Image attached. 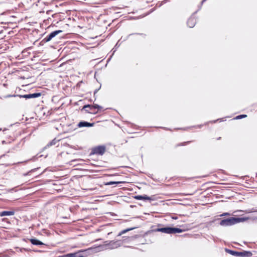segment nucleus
Returning a JSON list of instances; mask_svg holds the SVG:
<instances>
[{
    "label": "nucleus",
    "mask_w": 257,
    "mask_h": 257,
    "mask_svg": "<svg viewBox=\"0 0 257 257\" xmlns=\"http://www.w3.org/2000/svg\"><path fill=\"white\" fill-rule=\"evenodd\" d=\"M41 95V93H34L33 94H30V98H36L40 96Z\"/></svg>",
    "instance_id": "17"
},
{
    "label": "nucleus",
    "mask_w": 257,
    "mask_h": 257,
    "mask_svg": "<svg viewBox=\"0 0 257 257\" xmlns=\"http://www.w3.org/2000/svg\"><path fill=\"white\" fill-rule=\"evenodd\" d=\"M229 215H230V213H228V212H226V213H223L220 214L219 216L220 217H222L224 216H229Z\"/></svg>",
    "instance_id": "23"
},
{
    "label": "nucleus",
    "mask_w": 257,
    "mask_h": 257,
    "mask_svg": "<svg viewBox=\"0 0 257 257\" xmlns=\"http://www.w3.org/2000/svg\"><path fill=\"white\" fill-rule=\"evenodd\" d=\"M190 142H190V141H188V142H184V143L180 144L177 145V146H180L184 145H185V144H189Z\"/></svg>",
    "instance_id": "24"
},
{
    "label": "nucleus",
    "mask_w": 257,
    "mask_h": 257,
    "mask_svg": "<svg viewBox=\"0 0 257 257\" xmlns=\"http://www.w3.org/2000/svg\"><path fill=\"white\" fill-rule=\"evenodd\" d=\"M105 245L109 249H114L120 246L121 244L120 241H106L105 242Z\"/></svg>",
    "instance_id": "6"
},
{
    "label": "nucleus",
    "mask_w": 257,
    "mask_h": 257,
    "mask_svg": "<svg viewBox=\"0 0 257 257\" xmlns=\"http://www.w3.org/2000/svg\"><path fill=\"white\" fill-rule=\"evenodd\" d=\"M36 170V169H32V170H31L29 171V172H28L27 173H24V174H23V175H24V176H27V175H30V173H31V172H33L35 171Z\"/></svg>",
    "instance_id": "22"
},
{
    "label": "nucleus",
    "mask_w": 257,
    "mask_h": 257,
    "mask_svg": "<svg viewBox=\"0 0 257 257\" xmlns=\"http://www.w3.org/2000/svg\"><path fill=\"white\" fill-rule=\"evenodd\" d=\"M92 106V105L87 104L85 105L82 110L85 109V111L88 113H92V114H96L97 111H95L94 109H92L91 107Z\"/></svg>",
    "instance_id": "9"
},
{
    "label": "nucleus",
    "mask_w": 257,
    "mask_h": 257,
    "mask_svg": "<svg viewBox=\"0 0 257 257\" xmlns=\"http://www.w3.org/2000/svg\"><path fill=\"white\" fill-rule=\"evenodd\" d=\"M76 254V253H70L59 257H75Z\"/></svg>",
    "instance_id": "19"
},
{
    "label": "nucleus",
    "mask_w": 257,
    "mask_h": 257,
    "mask_svg": "<svg viewBox=\"0 0 257 257\" xmlns=\"http://www.w3.org/2000/svg\"><path fill=\"white\" fill-rule=\"evenodd\" d=\"M15 96H18L20 98H24L25 99H30V94H25V95H14Z\"/></svg>",
    "instance_id": "16"
},
{
    "label": "nucleus",
    "mask_w": 257,
    "mask_h": 257,
    "mask_svg": "<svg viewBox=\"0 0 257 257\" xmlns=\"http://www.w3.org/2000/svg\"><path fill=\"white\" fill-rule=\"evenodd\" d=\"M207 0H202L201 2V5H202L205 2H206Z\"/></svg>",
    "instance_id": "29"
},
{
    "label": "nucleus",
    "mask_w": 257,
    "mask_h": 257,
    "mask_svg": "<svg viewBox=\"0 0 257 257\" xmlns=\"http://www.w3.org/2000/svg\"><path fill=\"white\" fill-rule=\"evenodd\" d=\"M94 123H90L87 121H80L78 124V126L79 127H91L93 126Z\"/></svg>",
    "instance_id": "10"
},
{
    "label": "nucleus",
    "mask_w": 257,
    "mask_h": 257,
    "mask_svg": "<svg viewBox=\"0 0 257 257\" xmlns=\"http://www.w3.org/2000/svg\"><path fill=\"white\" fill-rule=\"evenodd\" d=\"M196 23V20L194 15L191 16L188 20L187 25L189 28H193Z\"/></svg>",
    "instance_id": "8"
},
{
    "label": "nucleus",
    "mask_w": 257,
    "mask_h": 257,
    "mask_svg": "<svg viewBox=\"0 0 257 257\" xmlns=\"http://www.w3.org/2000/svg\"><path fill=\"white\" fill-rule=\"evenodd\" d=\"M100 86L99 87V88L96 89H95V90H94V95H95V94H96V93L98 91V90H99V89H100Z\"/></svg>",
    "instance_id": "26"
},
{
    "label": "nucleus",
    "mask_w": 257,
    "mask_h": 257,
    "mask_svg": "<svg viewBox=\"0 0 257 257\" xmlns=\"http://www.w3.org/2000/svg\"><path fill=\"white\" fill-rule=\"evenodd\" d=\"M106 151V147L104 145L98 146L92 149L91 154L102 155Z\"/></svg>",
    "instance_id": "4"
},
{
    "label": "nucleus",
    "mask_w": 257,
    "mask_h": 257,
    "mask_svg": "<svg viewBox=\"0 0 257 257\" xmlns=\"http://www.w3.org/2000/svg\"><path fill=\"white\" fill-rule=\"evenodd\" d=\"M220 120V121H222V119H217L216 120H214V122H215L216 121H217V120Z\"/></svg>",
    "instance_id": "30"
},
{
    "label": "nucleus",
    "mask_w": 257,
    "mask_h": 257,
    "mask_svg": "<svg viewBox=\"0 0 257 257\" xmlns=\"http://www.w3.org/2000/svg\"><path fill=\"white\" fill-rule=\"evenodd\" d=\"M59 142V140H57L56 138L53 139L52 141L50 142L45 147V148H47L48 147H50V146H52L54 145H56L57 143H58Z\"/></svg>",
    "instance_id": "13"
},
{
    "label": "nucleus",
    "mask_w": 257,
    "mask_h": 257,
    "mask_svg": "<svg viewBox=\"0 0 257 257\" xmlns=\"http://www.w3.org/2000/svg\"><path fill=\"white\" fill-rule=\"evenodd\" d=\"M226 252L231 254L233 256H242V257H250L252 255V253L250 251L243 250L242 251H236L228 248H225Z\"/></svg>",
    "instance_id": "3"
},
{
    "label": "nucleus",
    "mask_w": 257,
    "mask_h": 257,
    "mask_svg": "<svg viewBox=\"0 0 257 257\" xmlns=\"http://www.w3.org/2000/svg\"><path fill=\"white\" fill-rule=\"evenodd\" d=\"M30 241L32 244L35 245H41L45 244L41 241H40L36 238H31L30 239Z\"/></svg>",
    "instance_id": "11"
},
{
    "label": "nucleus",
    "mask_w": 257,
    "mask_h": 257,
    "mask_svg": "<svg viewBox=\"0 0 257 257\" xmlns=\"http://www.w3.org/2000/svg\"><path fill=\"white\" fill-rule=\"evenodd\" d=\"M134 198L135 199L138 200H154L155 199V197L154 195H153L152 196H148L147 195H136L134 196Z\"/></svg>",
    "instance_id": "7"
},
{
    "label": "nucleus",
    "mask_w": 257,
    "mask_h": 257,
    "mask_svg": "<svg viewBox=\"0 0 257 257\" xmlns=\"http://www.w3.org/2000/svg\"><path fill=\"white\" fill-rule=\"evenodd\" d=\"M91 107L92 108V109H94L95 111L96 109H100L102 108L101 106L96 104L92 105V106Z\"/></svg>",
    "instance_id": "20"
},
{
    "label": "nucleus",
    "mask_w": 257,
    "mask_h": 257,
    "mask_svg": "<svg viewBox=\"0 0 257 257\" xmlns=\"http://www.w3.org/2000/svg\"><path fill=\"white\" fill-rule=\"evenodd\" d=\"M121 183H122V182H121V181H110V182H108L106 183H105V185L109 186V185H114V184H119Z\"/></svg>",
    "instance_id": "15"
},
{
    "label": "nucleus",
    "mask_w": 257,
    "mask_h": 257,
    "mask_svg": "<svg viewBox=\"0 0 257 257\" xmlns=\"http://www.w3.org/2000/svg\"><path fill=\"white\" fill-rule=\"evenodd\" d=\"M134 228H127V229H126L123 230H122L121 231H120V232L118 233V236H120V235H121L122 234H124V233H126V232H127V231H130V230H132L134 229Z\"/></svg>",
    "instance_id": "18"
},
{
    "label": "nucleus",
    "mask_w": 257,
    "mask_h": 257,
    "mask_svg": "<svg viewBox=\"0 0 257 257\" xmlns=\"http://www.w3.org/2000/svg\"><path fill=\"white\" fill-rule=\"evenodd\" d=\"M142 35V36H145V35L143 34H142V33H133V34H131L128 35V36H130L131 35Z\"/></svg>",
    "instance_id": "25"
},
{
    "label": "nucleus",
    "mask_w": 257,
    "mask_h": 257,
    "mask_svg": "<svg viewBox=\"0 0 257 257\" xmlns=\"http://www.w3.org/2000/svg\"><path fill=\"white\" fill-rule=\"evenodd\" d=\"M172 218L175 219H177V218L176 217H173Z\"/></svg>",
    "instance_id": "31"
},
{
    "label": "nucleus",
    "mask_w": 257,
    "mask_h": 257,
    "mask_svg": "<svg viewBox=\"0 0 257 257\" xmlns=\"http://www.w3.org/2000/svg\"><path fill=\"white\" fill-rule=\"evenodd\" d=\"M246 218L241 217H230L226 219H221L218 218L217 220H220L219 225L222 226H231L239 222H242L246 221Z\"/></svg>",
    "instance_id": "1"
},
{
    "label": "nucleus",
    "mask_w": 257,
    "mask_h": 257,
    "mask_svg": "<svg viewBox=\"0 0 257 257\" xmlns=\"http://www.w3.org/2000/svg\"><path fill=\"white\" fill-rule=\"evenodd\" d=\"M62 32V30H56L51 32L46 37L44 38L40 42V44L43 45L44 43L50 41L54 37L58 34Z\"/></svg>",
    "instance_id": "5"
},
{
    "label": "nucleus",
    "mask_w": 257,
    "mask_h": 257,
    "mask_svg": "<svg viewBox=\"0 0 257 257\" xmlns=\"http://www.w3.org/2000/svg\"><path fill=\"white\" fill-rule=\"evenodd\" d=\"M246 116H247V115L246 114H241V115H239L236 116L235 118L236 119H241V118H243L246 117Z\"/></svg>",
    "instance_id": "21"
},
{
    "label": "nucleus",
    "mask_w": 257,
    "mask_h": 257,
    "mask_svg": "<svg viewBox=\"0 0 257 257\" xmlns=\"http://www.w3.org/2000/svg\"><path fill=\"white\" fill-rule=\"evenodd\" d=\"M161 127L165 130H169V128H168L167 127Z\"/></svg>",
    "instance_id": "28"
},
{
    "label": "nucleus",
    "mask_w": 257,
    "mask_h": 257,
    "mask_svg": "<svg viewBox=\"0 0 257 257\" xmlns=\"http://www.w3.org/2000/svg\"><path fill=\"white\" fill-rule=\"evenodd\" d=\"M220 138H220V137H219V138H218L217 139V140H220Z\"/></svg>",
    "instance_id": "32"
},
{
    "label": "nucleus",
    "mask_w": 257,
    "mask_h": 257,
    "mask_svg": "<svg viewBox=\"0 0 257 257\" xmlns=\"http://www.w3.org/2000/svg\"><path fill=\"white\" fill-rule=\"evenodd\" d=\"M257 212V209L254 210L253 208H252L251 209H250V210L248 212Z\"/></svg>",
    "instance_id": "27"
},
{
    "label": "nucleus",
    "mask_w": 257,
    "mask_h": 257,
    "mask_svg": "<svg viewBox=\"0 0 257 257\" xmlns=\"http://www.w3.org/2000/svg\"><path fill=\"white\" fill-rule=\"evenodd\" d=\"M156 231L161 232L167 234H175L177 233H181L184 231L177 227L167 226L165 227L158 228L155 230Z\"/></svg>",
    "instance_id": "2"
},
{
    "label": "nucleus",
    "mask_w": 257,
    "mask_h": 257,
    "mask_svg": "<svg viewBox=\"0 0 257 257\" xmlns=\"http://www.w3.org/2000/svg\"><path fill=\"white\" fill-rule=\"evenodd\" d=\"M243 218H246V221L247 220H250L253 221H257V216H251L249 217H243Z\"/></svg>",
    "instance_id": "14"
},
{
    "label": "nucleus",
    "mask_w": 257,
    "mask_h": 257,
    "mask_svg": "<svg viewBox=\"0 0 257 257\" xmlns=\"http://www.w3.org/2000/svg\"><path fill=\"white\" fill-rule=\"evenodd\" d=\"M15 214L14 211H3L0 212V216H11Z\"/></svg>",
    "instance_id": "12"
}]
</instances>
